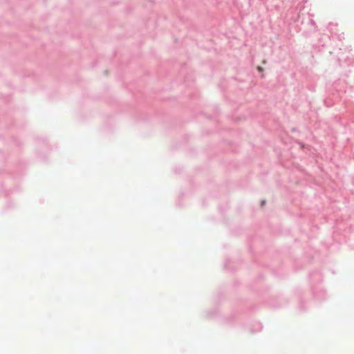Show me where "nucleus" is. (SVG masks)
<instances>
[{
	"instance_id": "nucleus-1",
	"label": "nucleus",
	"mask_w": 354,
	"mask_h": 354,
	"mask_svg": "<svg viewBox=\"0 0 354 354\" xmlns=\"http://www.w3.org/2000/svg\"><path fill=\"white\" fill-rule=\"evenodd\" d=\"M257 70H258L259 72H263V68L261 66H258V67H257Z\"/></svg>"
},
{
	"instance_id": "nucleus-2",
	"label": "nucleus",
	"mask_w": 354,
	"mask_h": 354,
	"mask_svg": "<svg viewBox=\"0 0 354 354\" xmlns=\"http://www.w3.org/2000/svg\"><path fill=\"white\" fill-rule=\"evenodd\" d=\"M261 203H262V205H263L265 204V201H263Z\"/></svg>"
}]
</instances>
